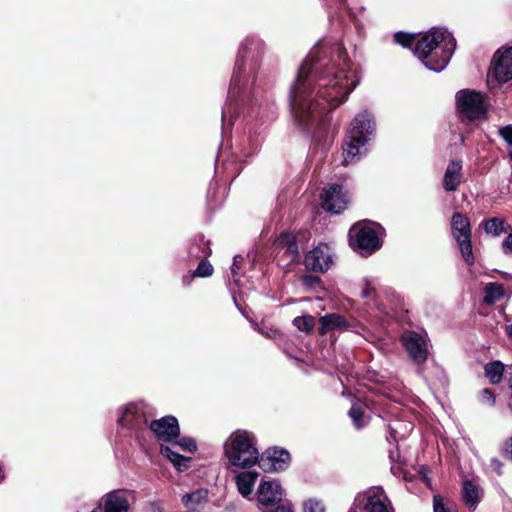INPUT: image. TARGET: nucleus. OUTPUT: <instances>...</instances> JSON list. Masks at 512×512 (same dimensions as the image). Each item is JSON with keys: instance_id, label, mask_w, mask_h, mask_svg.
I'll list each match as a JSON object with an SVG mask.
<instances>
[{"instance_id": "f257e3e1", "label": "nucleus", "mask_w": 512, "mask_h": 512, "mask_svg": "<svg viewBox=\"0 0 512 512\" xmlns=\"http://www.w3.org/2000/svg\"><path fill=\"white\" fill-rule=\"evenodd\" d=\"M358 83L344 49L337 46L328 57L326 51L314 48L300 65L291 86L289 98L295 119L307 125L326 121Z\"/></svg>"}, {"instance_id": "f03ea898", "label": "nucleus", "mask_w": 512, "mask_h": 512, "mask_svg": "<svg viewBox=\"0 0 512 512\" xmlns=\"http://www.w3.org/2000/svg\"><path fill=\"white\" fill-rule=\"evenodd\" d=\"M456 48V40L447 30L431 28L414 47V55L431 71L440 72L449 63Z\"/></svg>"}, {"instance_id": "7ed1b4c3", "label": "nucleus", "mask_w": 512, "mask_h": 512, "mask_svg": "<svg viewBox=\"0 0 512 512\" xmlns=\"http://www.w3.org/2000/svg\"><path fill=\"white\" fill-rule=\"evenodd\" d=\"M224 454L231 466L252 467L259 459L254 435L241 429L232 432L224 444Z\"/></svg>"}, {"instance_id": "20e7f679", "label": "nucleus", "mask_w": 512, "mask_h": 512, "mask_svg": "<svg viewBox=\"0 0 512 512\" xmlns=\"http://www.w3.org/2000/svg\"><path fill=\"white\" fill-rule=\"evenodd\" d=\"M379 226L375 223L362 221L349 230L350 245L361 254H371L381 246Z\"/></svg>"}, {"instance_id": "39448f33", "label": "nucleus", "mask_w": 512, "mask_h": 512, "mask_svg": "<svg viewBox=\"0 0 512 512\" xmlns=\"http://www.w3.org/2000/svg\"><path fill=\"white\" fill-rule=\"evenodd\" d=\"M451 230L463 259L472 266L475 263V257L472 251L471 226L468 217L455 212L451 219Z\"/></svg>"}, {"instance_id": "423d86ee", "label": "nucleus", "mask_w": 512, "mask_h": 512, "mask_svg": "<svg viewBox=\"0 0 512 512\" xmlns=\"http://www.w3.org/2000/svg\"><path fill=\"white\" fill-rule=\"evenodd\" d=\"M197 445L192 438H181L179 440H172L168 444L162 443L160 445L161 454L167 458L178 471H185L190 467L191 458L185 457L179 453L180 450L194 452Z\"/></svg>"}, {"instance_id": "0eeeda50", "label": "nucleus", "mask_w": 512, "mask_h": 512, "mask_svg": "<svg viewBox=\"0 0 512 512\" xmlns=\"http://www.w3.org/2000/svg\"><path fill=\"white\" fill-rule=\"evenodd\" d=\"M456 107L460 116L467 120L480 119L486 114L483 96L469 89L457 92Z\"/></svg>"}, {"instance_id": "6e6552de", "label": "nucleus", "mask_w": 512, "mask_h": 512, "mask_svg": "<svg viewBox=\"0 0 512 512\" xmlns=\"http://www.w3.org/2000/svg\"><path fill=\"white\" fill-rule=\"evenodd\" d=\"M512 80V46H503L493 55L491 71L488 75V82L494 81L497 85Z\"/></svg>"}, {"instance_id": "1a4fd4ad", "label": "nucleus", "mask_w": 512, "mask_h": 512, "mask_svg": "<svg viewBox=\"0 0 512 512\" xmlns=\"http://www.w3.org/2000/svg\"><path fill=\"white\" fill-rule=\"evenodd\" d=\"M402 344L408 355L416 363H423L428 357V341L426 336L414 332L407 331L401 337Z\"/></svg>"}, {"instance_id": "9d476101", "label": "nucleus", "mask_w": 512, "mask_h": 512, "mask_svg": "<svg viewBox=\"0 0 512 512\" xmlns=\"http://www.w3.org/2000/svg\"><path fill=\"white\" fill-rule=\"evenodd\" d=\"M256 495L258 505L261 508H267L281 503L284 491L277 480L263 478L258 486Z\"/></svg>"}, {"instance_id": "9b49d317", "label": "nucleus", "mask_w": 512, "mask_h": 512, "mask_svg": "<svg viewBox=\"0 0 512 512\" xmlns=\"http://www.w3.org/2000/svg\"><path fill=\"white\" fill-rule=\"evenodd\" d=\"M150 429L154 436L164 444L178 439L180 428L176 417L168 415L150 423Z\"/></svg>"}, {"instance_id": "f8f14e48", "label": "nucleus", "mask_w": 512, "mask_h": 512, "mask_svg": "<svg viewBox=\"0 0 512 512\" xmlns=\"http://www.w3.org/2000/svg\"><path fill=\"white\" fill-rule=\"evenodd\" d=\"M348 197L342 191V187L333 184L325 188L321 193V205L326 211L338 214L343 211L348 204Z\"/></svg>"}, {"instance_id": "ddd939ff", "label": "nucleus", "mask_w": 512, "mask_h": 512, "mask_svg": "<svg viewBox=\"0 0 512 512\" xmlns=\"http://www.w3.org/2000/svg\"><path fill=\"white\" fill-rule=\"evenodd\" d=\"M289 462L288 451L277 448L267 450L257 461L259 467L265 472L285 470Z\"/></svg>"}, {"instance_id": "4468645a", "label": "nucleus", "mask_w": 512, "mask_h": 512, "mask_svg": "<svg viewBox=\"0 0 512 512\" xmlns=\"http://www.w3.org/2000/svg\"><path fill=\"white\" fill-rule=\"evenodd\" d=\"M332 255L330 248L326 244H320L310 250L304 260L307 269L323 272L330 268L332 264Z\"/></svg>"}, {"instance_id": "2eb2a0df", "label": "nucleus", "mask_w": 512, "mask_h": 512, "mask_svg": "<svg viewBox=\"0 0 512 512\" xmlns=\"http://www.w3.org/2000/svg\"><path fill=\"white\" fill-rule=\"evenodd\" d=\"M373 121L371 115L364 111L356 115L352 122V128L349 135L358 143H367L369 136L373 132Z\"/></svg>"}, {"instance_id": "dca6fc26", "label": "nucleus", "mask_w": 512, "mask_h": 512, "mask_svg": "<svg viewBox=\"0 0 512 512\" xmlns=\"http://www.w3.org/2000/svg\"><path fill=\"white\" fill-rule=\"evenodd\" d=\"M144 404L142 403H131L127 405L118 422L122 426L130 428H140L142 425L147 423V418L144 414Z\"/></svg>"}, {"instance_id": "f3484780", "label": "nucleus", "mask_w": 512, "mask_h": 512, "mask_svg": "<svg viewBox=\"0 0 512 512\" xmlns=\"http://www.w3.org/2000/svg\"><path fill=\"white\" fill-rule=\"evenodd\" d=\"M366 501L364 509L366 512H388V498L380 487H372L364 495Z\"/></svg>"}, {"instance_id": "a211bd4d", "label": "nucleus", "mask_w": 512, "mask_h": 512, "mask_svg": "<svg viewBox=\"0 0 512 512\" xmlns=\"http://www.w3.org/2000/svg\"><path fill=\"white\" fill-rule=\"evenodd\" d=\"M104 512H128L130 503L128 493L124 490H114L103 497Z\"/></svg>"}, {"instance_id": "6ab92c4d", "label": "nucleus", "mask_w": 512, "mask_h": 512, "mask_svg": "<svg viewBox=\"0 0 512 512\" xmlns=\"http://www.w3.org/2000/svg\"><path fill=\"white\" fill-rule=\"evenodd\" d=\"M276 248L285 256L287 263L297 261L299 249L296 243V237L291 233H283L275 242Z\"/></svg>"}, {"instance_id": "aec40b11", "label": "nucleus", "mask_w": 512, "mask_h": 512, "mask_svg": "<svg viewBox=\"0 0 512 512\" xmlns=\"http://www.w3.org/2000/svg\"><path fill=\"white\" fill-rule=\"evenodd\" d=\"M462 161L452 160L448 164L444 177H443V188L447 192L456 191L461 183L462 179Z\"/></svg>"}, {"instance_id": "412c9836", "label": "nucleus", "mask_w": 512, "mask_h": 512, "mask_svg": "<svg viewBox=\"0 0 512 512\" xmlns=\"http://www.w3.org/2000/svg\"><path fill=\"white\" fill-rule=\"evenodd\" d=\"M319 333L324 335L330 331H345L350 328L348 321L340 314H327L320 318Z\"/></svg>"}, {"instance_id": "4be33fe9", "label": "nucleus", "mask_w": 512, "mask_h": 512, "mask_svg": "<svg viewBox=\"0 0 512 512\" xmlns=\"http://www.w3.org/2000/svg\"><path fill=\"white\" fill-rule=\"evenodd\" d=\"M365 144L366 143H358V141L352 139V136L349 135L343 148V163L348 165L356 162L365 151Z\"/></svg>"}, {"instance_id": "5701e85b", "label": "nucleus", "mask_w": 512, "mask_h": 512, "mask_svg": "<svg viewBox=\"0 0 512 512\" xmlns=\"http://www.w3.org/2000/svg\"><path fill=\"white\" fill-rule=\"evenodd\" d=\"M257 477L258 473L251 471L241 472L235 477L237 489L243 497L246 498L252 494Z\"/></svg>"}, {"instance_id": "b1692460", "label": "nucleus", "mask_w": 512, "mask_h": 512, "mask_svg": "<svg viewBox=\"0 0 512 512\" xmlns=\"http://www.w3.org/2000/svg\"><path fill=\"white\" fill-rule=\"evenodd\" d=\"M208 495L209 492L207 489L200 488L196 491L183 495L181 501L186 508L193 510L206 503Z\"/></svg>"}, {"instance_id": "393cba45", "label": "nucleus", "mask_w": 512, "mask_h": 512, "mask_svg": "<svg viewBox=\"0 0 512 512\" xmlns=\"http://www.w3.org/2000/svg\"><path fill=\"white\" fill-rule=\"evenodd\" d=\"M484 372L491 384H499L505 372V365L501 361L495 360L484 366Z\"/></svg>"}, {"instance_id": "a878e982", "label": "nucleus", "mask_w": 512, "mask_h": 512, "mask_svg": "<svg viewBox=\"0 0 512 512\" xmlns=\"http://www.w3.org/2000/svg\"><path fill=\"white\" fill-rule=\"evenodd\" d=\"M481 493L479 488L470 481L463 484V501L469 507H475L480 501Z\"/></svg>"}, {"instance_id": "bb28decb", "label": "nucleus", "mask_w": 512, "mask_h": 512, "mask_svg": "<svg viewBox=\"0 0 512 512\" xmlns=\"http://www.w3.org/2000/svg\"><path fill=\"white\" fill-rule=\"evenodd\" d=\"M504 297V288L498 283H488L484 287V302L492 305Z\"/></svg>"}, {"instance_id": "cd10ccee", "label": "nucleus", "mask_w": 512, "mask_h": 512, "mask_svg": "<svg viewBox=\"0 0 512 512\" xmlns=\"http://www.w3.org/2000/svg\"><path fill=\"white\" fill-rule=\"evenodd\" d=\"M484 230L487 234L497 237L505 230V221L501 218H490L484 222Z\"/></svg>"}, {"instance_id": "c85d7f7f", "label": "nucleus", "mask_w": 512, "mask_h": 512, "mask_svg": "<svg viewBox=\"0 0 512 512\" xmlns=\"http://www.w3.org/2000/svg\"><path fill=\"white\" fill-rule=\"evenodd\" d=\"M242 67L237 62L236 67L232 76L231 85L229 88V98L232 100L236 96H238L241 86H242Z\"/></svg>"}, {"instance_id": "c756f323", "label": "nucleus", "mask_w": 512, "mask_h": 512, "mask_svg": "<svg viewBox=\"0 0 512 512\" xmlns=\"http://www.w3.org/2000/svg\"><path fill=\"white\" fill-rule=\"evenodd\" d=\"M293 324L298 330L303 332H310L315 325V318L311 315H303L296 317Z\"/></svg>"}, {"instance_id": "7c9ffc66", "label": "nucleus", "mask_w": 512, "mask_h": 512, "mask_svg": "<svg viewBox=\"0 0 512 512\" xmlns=\"http://www.w3.org/2000/svg\"><path fill=\"white\" fill-rule=\"evenodd\" d=\"M394 41L403 47H411L414 43L416 44V36L414 34L397 32L394 34Z\"/></svg>"}, {"instance_id": "2f4dec72", "label": "nucleus", "mask_w": 512, "mask_h": 512, "mask_svg": "<svg viewBox=\"0 0 512 512\" xmlns=\"http://www.w3.org/2000/svg\"><path fill=\"white\" fill-rule=\"evenodd\" d=\"M303 512H325V506L320 500L310 498L303 503Z\"/></svg>"}, {"instance_id": "473e14b6", "label": "nucleus", "mask_w": 512, "mask_h": 512, "mask_svg": "<svg viewBox=\"0 0 512 512\" xmlns=\"http://www.w3.org/2000/svg\"><path fill=\"white\" fill-rule=\"evenodd\" d=\"M434 512H457L455 505L444 504L440 496H434L433 498Z\"/></svg>"}, {"instance_id": "72a5a7b5", "label": "nucleus", "mask_w": 512, "mask_h": 512, "mask_svg": "<svg viewBox=\"0 0 512 512\" xmlns=\"http://www.w3.org/2000/svg\"><path fill=\"white\" fill-rule=\"evenodd\" d=\"M349 415L352 418L354 425L356 428L360 429L363 427L364 423L362 422L363 412L359 405L354 404L349 410Z\"/></svg>"}, {"instance_id": "f704fd0d", "label": "nucleus", "mask_w": 512, "mask_h": 512, "mask_svg": "<svg viewBox=\"0 0 512 512\" xmlns=\"http://www.w3.org/2000/svg\"><path fill=\"white\" fill-rule=\"evenodd\" d=\"M213 273V267L210 262L202 260L194 272V276L197 277H208Z\"/></svg>"}, {"instance_id": "c9c22d12", "label": "nucleus", "mask_w": 512, "mask_h": 512, "mask_svg": "<svg viewBox=\"0 0 512 512\" xmlns=\"http://www.w3.org/2000/svg\"><path fill=\"white\" fill-rule=\"evenodd\" d=\"M479 399L484 405L492 406L495 403V394L489 388H485L482 390Z\"/></svg>"}, {"instance_id": "e433bc0d", "label": "nucleus", "mask_w": 512, "mask_h": 512, "mask_svg": "<svg viewBox=\"0 0 512 512\" xmlns=\"http://www.w3.org/2000/svg\"><path fill=\"white\" fill-rule=\"evenodd\" d=\"M500 136L508 144V147L512 146V125L505 126L499 130Z\"/></svg>"}, {"instance_id": "4c0bfd02", "label": "nucleus", "mask_w": 512, "mask_h": 512, "mask_svg": "<svg viewBox=\"0 0 512 512\" xmlns=\"http://www.w3.org/2000/svg\"><path fill=\"white\" fill-rule=\"evenodd\" d=\"M258 331L265 337L271 339H277V337L281 336L279 330L274 328H259Z\"/></svg>"}, {"instance_id": "58836bf2", "label": "nucleus", "mask_w": 512, "mask_h": 512, "mask_svg": "<svg viewBox=\"0 0 512 512\" xmlns=\"http://www.w3.org/2000/svg\"><path fill=\"white\" fill-rule=\"evenodd\" d=\"M502 251L505 255L512 254V233H510L502 243Z\"/></svg>"}, {"instance_id": "ea45409f", "label": "nucleus", "mask_w": 512, "mask_h": 512, "mask_svg": "<svg viewBox=\"0 0 512 512\" xmlns=\"http://www.w3.org/2000/svg\"><path fill=\"white\" fill-rule=\"evenodd\" d=\"M374 292V281L365 279V286L362 291L363 297H369Z\"/></svg>"}, {"instance_id": "a19ab883", "label": "nucleus", "mask_w": 512, "mask_h": 512, "mask_svg": "<svg viewBox=\"0 0 512 512\" xmlns=\"http://www.w3.org/2000/svg\"><path fill=\"white\" fill-rule=\"evenodd\" d=\"M264 512H293L289 504H277L275 509L266 510Z\"/></svg>"}, {"instance_id": "79ce46f5", "label": "nucleus", "mask_w": 512, "mask_h": 512, "mask_svg": "<svg viewBox=\"0 0 512 512\" xmlns=\"http://www.w3.org/2000/svg\"><path fill=\"white\" fill-rule=\"evenodd\" d=\"M490 465H491L492 469L494 471H496L498 474L501 473L502 463L498 459H496V458L491 459Z\"/></svg>"}, {"instance_id": "37998d69", "label": "nucleus", "mask_w": 512, "mask_h": 512, "mask_svg": "<svg viewBox=\"0 0 512 512\" xmlns=\"http://www.w3.org/2000/svg\"><path fill=\"white\" fill-rule=\"evenodd\" d=\"M231 109H232V104L229 103L222 111V121L224 122L227 117H230L232 118V115H231Z\"/></svg>"}, {"instance_id": "c03bdc74", "label": "nucleus", "mask_w": 512, "mask_h": 512, "mask_svg": "<svg viewBox=\"0 0 512 512\" xmlns=\"http://www.w3.org/2000/svg\"><path fill=\"white\" fill-rule=\"evenodd\" d=\"M241 256H234L233 258V264L231 267L232 273L235 275L237 273V270L239 269V261L241 260Z\"/></svg>"}, {"instance_id": "a18cd8bd", "label": "nucleus", "mask_w": 512, "mask_h": 512, "mask_svg": "<svg viewBox=\"0 0 512 512\" xmlns=\"http://www.w3.org/2000/svg\"><path fill=\"white\" fill-rule=\"evenodd\" d=\"M505 451L507 455H509L512 458V438L510 439L509 443L506 445Z\"/></svg>"}, {"instance_id": "49530a36", "label": "nucleus", "mask_w": 512, "mask_h": 512, "mask_svg": "<svg viewBox=\"0 0 512 512\" xmlns=\"http://www.w3.org/2000/svg\"><path fill=\"white\" fill-rule=\"evenodd\" d=\"M211 253V249L210 247L208 246V243H204V248H203V251H202V254L203 256H208L209 254Z\"/></svg>"}, {"instance_id": "de8ad7c7", "label": "nucleus", "mask_w": 512, "mask_h": 512, "mask_svg": "<svg viewBox=\"0 0 512 512\" xmlns=\"http://www.w3.org/2000/svg\"><path fill=\"white\" fill-rule=\"evenodd\" d=\"M506 331L509 338L512 339V323L509 326H507Z\"/></svg>"}, {"instance_id": "09e8293b", "label": "nucleus", "mask_w": 512, "mask_h": 512, "mask_svg": "<svg viewBox=\"0 0 512 512\" xmlns=\"http://www.w3.org/2000/svg\"><path fill=\"white\" fill-rule=\"evenodd\" d=\"M511 388V394H510V398L508 400V406L510 408V410L512 411V386H510Z\"/></svg>"}, {"instance_id": "8fccbe9b", "label": "nucleus", "mask_w": 512, "mask_h": 512, "mask_svg": "<svg viewBox=\"0 0 512 512\" xmlns=\"http://www.w3.org/2000/svg\"><path fill=\"white\" fill-rule=\"evenodd\" d=\"M508 155H509L510 160L512 161V146L508 147Z\"/></svg>"}, {"instance_id": "3c124183", "label": "nucleus", "mask_w": 512, "mask_h": 512, "mask_svg": "<svg viewBox=\"0 0 512 512\" xmlns=\"http://www.w3.org/2000/svg\"><path fill=\"white\" fill-rule=\"evenodd\" d=\"M3 478H4V474H3L2 467L0 466V482L3 480Z\"/></svg>"}, {"instance_id": "603ef678", "label": "nucleus", "mask_w": 512, "mask_h": 512, "mask_svg": "<svg viewBox=\"0 0 512 512\" xmlns=\"http://www.w3.org/2000/svg\"><path fill=\"white\" fill-rule=\"evenodd\" d=\"M190 254L195 255L196 257H200L198 254L194 253L193 248L190 249Z\"/></svg>"}, {"instance_id": "864d4df0", "label": "nucleus", "mask_w": 512, "mask_h": 512, "mask_svg": "<svg viewBox=\"0 0 512 512\" xmlns=\"http://www.w3.org/2000/svg\"><path fill=\"white\" fill-rule=\"evenodd\" d=\"M508 370L510 371V373H512V365L509 366Z\"/></svg>"}]
</instances>
